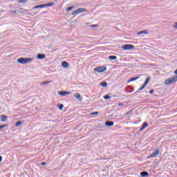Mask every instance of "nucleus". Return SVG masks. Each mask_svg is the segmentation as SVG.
Masks as SVG:
<instances>
[{"label": "nucleus", "mask_w": 177, "mask_h": 177, "mask_svg": "<svg viewBox=\"0 0 177 177\" xmlns=\"http://www.w3.org/2000/svg\"><path fill=\"white\" fill-rule=\"evenodd\" d=\"M1 122H6L8 121V116L5 115H1Z\"/></svg>", "instance_id": "nucleus-10"}, {"label": "nucleus", "mask_w": 177, "mask_h": 177, "mask_svg": "<svg viewBox=\"0 0 177 177\" xmlns=\"http://www.w3.org/2000/svg\"><path fill=\"white\" fill-rule=\"evenodd\" d=\"M62 66L64 68H68L70 67V64L66 61L62 62Z\"/></svg>", "instance_id": "nucleus-8"}, {"label": "nucleus", "mask_w": 177, "mask_h": 177, "mask_svg": "<svg viewBox=\"0 0 177 177\" xmlns=\"http://www.w3.org/2000/svg\"><path fill=\"white\" fill-rule=\"evenodd\" d=\"M10 13L14 14V15H16L17 11H11Z\"/></svg>", "instance_id": "nucleus-36"}, {"label": "nucleus", "mask_w": 177, "mask_h": 177, "mask_svg": "<svg viewBox=\"0 0 177 177\" xmlns=\"http://www.w3.org/2000/svg\"><path fill=\"white\" fill-rule=\"evenodd\" d=\"M80 15V13L78 12L77 10H75V11H73V12H72V15H73V16H75V15Z\"/></svg>", "instance_id": "nucleus-23"}, {"label": "nucleus", "mask_w": 177, "mask_h": 177, "mask_svg": "<svg viewBox=\"0 0 177 177\" xmlns=\"http://www.w3.org/2000/svg\"><path fill=\"white\" fill-rule=\"evenodd\" d=\"M27 2V0H19V3H26Z\"/></svg>", "instance_id": "nucleus-31"}, {"label": "nucleus", "mask_w": 177, "mask_h": 177, "mask_svg": "<svg viewBox=\"0 0 177 177\" xmlns=\"http://www.w3.org/2000/svg\"><path fill=\"white\" fill-rule=\"evenodd\" d=\"M21 124V121H18L16 122L15 127H20Z\"/></svg>", "instance_id": "nucleus-28"}, {"label": "nucleus", "mask_w": 177, "mask_h": 177, "mask_svg": "<svg viewBox=\"0 0 177 177\" xmlns=\"http://www.w3.org/2000/svg\"><path fill=\"white\" fill-rule=\"evenodd\" d=\"M58 95H60V96H67V95H71V92L62 91L58 92Z\"/></svg>", "instance_id": "nucleus-5"}, {"label": "nucleus", "mask_w": 177, "mask_h": 177, "mask_svg": "<svg viewBox=\"0 0 177 177\" xmlns=\"http://www.w3.org/2000/svg\"><path fill=\"white\" fill-rule=\"evenodd\" d=\"M50 81H45L41 83H40V85H48V84H50Z\"/></svg>", "instance_id": "nucleus-21"}, {"label": "nucleus", "mask_w": 177, "mask_h": 177, "mask_svg": "<svg viewBox=\"0 0 177 177\" xmlns=\"http://www.w3.org/2000/svg\"><path fill=\"white\" fill-rule=\"evenodd\" d=\"M149 93H150L151 95H153V93H154V90H153V89L150 90V91H149Z\"/></svg>", "instance_id": "nucleus-33"}, {"label": "nucleus", "mask_w": 177, "mask_h": 177, "mask_svg": "<svg viewBox=\"0 0 177 177\" xmlns=\"http://www.w3.org/2000/svg\"><path fill=\"white\" fill-rule=\"evenodd\" d=\"M74 96H75V97L76 99H77V100H78L79 102H82V97L81 96V95H80V93H75V94H74Z\"/></svg>", "instance_id": "nucleus-9"}, {"label": "nucleus", "mask_w": 177, "mask_h": 177, "mask_svg": "<svg viewBox=\"0 0 177 177\" xmlns=\"http://www.w3.org/2000/svg\"><path fill=\"white\" fill-rule=\"evenodd\" d=\"M109 60H117V56L115 55H110L109 57Z\"/></svg>", "instance_id": "nucleus-20"}, {"label": "nucleus", "mask_w": 177, "mask_h": 177, "mask_svg": "<svg viewBox=\"0 0 177 177\" xmlns=\"http://www.w3.org/2000/svg\"><path fill=\"white\" fill-rule=\"evenodd\" d=\"M42 8H45V4L36 6L33 8V9H42Z\"/></svg>", "instance_id": "nucleus-13"}, {"label": "nucleus", "mask_w": 177, "mask_h": 177, "mask_svg": "<svg viewBox=\"0 0 177 177\" xmlns=\"http://www.w3.org/2000/svg\"><path fill=\"white\" fill-rule=\"evenodd\" d=\"M140 176H142V177L149 176V172H147L146 171H142L140 173Z\"/></svg>", "instance_id": "nucleus-12"}, {"label": "nucleus", "mask_w": 177, "mask_h": 177, "mask_svg": "<svg viewBox=\"0 0 177 177\" xmlns=\"http://www.w3.org/2000/svg\"><path fill=\"white\" fill-rule=\"evenodd\" d=\"M6 127H8V124L0 125V129H3Z\"/></svg>", "instance_id": "nucleus-30"}, {"label": "nucleus", "mask_w": 177, "mask_h": 177, "mask_svg": "<svg viewBox=\"0 0 177 177\" xmlns=\"http://www.w3.org/2000/svg\"><path fill=\"white\" fill-rule=\"evenodd\" d=\"M147 127H149V123H147V122H145L142 125V129H145Z\"/></svg>", "instance_id": "nucleus-16"}, {"label": "nucleus", "mask_w": 177, "mask_h": 177, "mask_svg": "<svg viewBox=\"0 0 177 177\" xmlns=\"http://www.w3.org/2000/svg\"><path fill=\"white\" fill-rule=\"evenodd\" d=\"M37 57L39 60H44V59L46 57V55L45 54L39 53L37 54Z\"/></svg>", "instance_id": "nucleus-7"}, {"label": "nucleus", "mask_w": 177, "mask_h": 177, "mask_svg": "<svg viewBox=\"0 0 177 177\" xmlns=\"http://www.w3.org/2000/svg\"><path fill=\"white\" fill-rule=\"evenodd\" d=\"M173 28H177V22L175 23V25L173 26Z\"/></svg>", "instance_id": "nucleus-35"}, {"label": "nucleus", "mask_w": 177, "mask_h": 177, "mask_svg": "<svg viewBox=\"0 0 177 177\" xmlns=\"http://www.w3.org/2000/svg\"><path fill=\"white\" fill-rule=\"evenodd\" d=\"M158 154H160V150L156 149L155 150L151 155H150L149 156H148V158H151L152 157H156V156H158Z\"/></svg>", "instance_id": "nucleus-6"}, {"label": "nucleus", "mask_w": 177, "mask_h": 177, "mask_svg": "<svg viewBox=\"0 0 177 177\" xmlns=\"http://www.w3.org/2000/svg\"><path fill=\"white\" fill-rule=\"evenodd\" d=\"M136 80H139V76L130 78L127 82H133V81H136Z\"/></svg>", "instance_id": "nucleus-14"}, {"label": "nucleus", "mask_w": 177, "mask_h": 177, "mask_svg": "<svg viewBox=\"0 0 177 177\" xmlns=\"http://www.w3.org/2000/svg\"><path fill=\"white\" fill-rule=\"evenodd\" d=\"M146 85L144 84L142 87H140L137 92H139V91H143L145 88H146Z\"/></svg>", "instance_id": "nucleus-26"}, {"label": "nucleus", "mask_w": 177, "mask_h": 177, "mask_svg": "<svg viewBox=\"0 0 177 177\" xmlns=\"http://www.w3.org/2000/svg\"><path fill=\"white\" fill-rule=\"evenodd\" d=\"M118 106H124V103H120V104H118Z\"/></svg>", "instance_id": "nucleus-37"}, {"label": "nucleus", "mask_w": 177, "mask_h": 177, "mask_svg": "<svg viewBox=\"0 0 177 177\" xmlns=\"http://www.w3.org/2000/svg\"><path fill=\"white\" fill-rule=\"evenodd\" d=\"M78 13H84V12H86V9L85 8H78L77 9Z\"/></svg>", "instance_id": "nucleus-17"}, {"label": "nucleus", "mask_w": 177, "mask_h": 177, "mask_svg": "<svg viewBox=\"0 0 177 177\" xmlns=\"http://www.w3.org/2000/svg\"><path fill=\"white\" fill-rule=\"evenodd\" d=\"M34 15H37V13H34Z\"/></svg>", "instance_id": "nucleus-42"}, {"label": "nucleus", "mask_w": 177, "mask_h": 177, "mask_svg": "<svg viewBox=\"0 0 177 177\" xmlns=\"http://www.w3.org/2000/svg\"><path fill=\"white\" fill-rule=\"evenodd\" d=\"M100 85H101V86L106 88V86H107V82H101Z\"/></svg>", "instance_id": "nucleus-22"}, {"label": "nucleus", "mask_w": 177, "mask_h": 177, "mask_svg": "<svg viewBox=\"0 0 177 177\" xmlns=\"http://www.w3.org/2000/svg\"><path fill=\"white\" fill-rule=\"evenodd\" d=\"M74 9V6L68 7L66 8V12H70V10H73Z\"/></svg>", "instance_id": "nucleus-25"}, {"label": "nucleus", "mask_w": 177, "mask_h": 177, "mask_svg": "<svg viewBox=\"0 0 177 177\" xmlns=\"http://www.w3.org/2000/svg\"><path fill=\"white\" fill-rule=\"evenodd\" d=\"M147 33H148L147 30H144L138 32L137 33V35H140L141 34H147Z\"/></svg>", "instance_id": "nucleus-19"}, {"label": "nucleus", "mask_w": 177, "mask_h": 177, "mask_svg": "<svg viewBox=\"0 0 177 177\" xmlns=\"http://www.w3.org/2000/svg\"><path fill=\"white\" fill-rule=\"evenodd\" d=\"M111 97L109 95H106L104 96V99H105V100H109Z\"/></svg>", "instance_id": "nucleus-27"}, {"label": "nucleus", "mask_w": 177, "mask_h": 177, "mask_svg": "<svg viewBox=\"0 0 177 177\" xmlns=\"http://www.w3.org/2000/svg\"><path fill=\"white\" fill-rule=\"evenodd\" d=\"M174 74L177 75V69L174 71Z\"/></svg>", "instance_id": "nucleus-39"}, {"label": "nucleus", "mask_w": 177, "mask_h": 177, "mask_svg": "<svg viewBox=\"0 0 177 177\" xmlns=\"http://www.w3.org/2000/svg\"><path fill=\"white\" fill-rule=\"evenodd\" d=\"M91 27L92 28H96V27H99V25H97V24L91 25Z\"/></svg>", "instance_id": "nucleus-32"}, {"label": "nucleus", "mask_w": 177, "mask_h": 177, "mask_svg": "<svg viewBox=\"0 0 177 177\" xmlns=\"http://www.w3.org/2000/svg\"><path fill=\"white\" fill-rule=\"evenodd\" d=\"M150 80H151V77H150V76L147 77V79L145 80L144 84L147 86V84H149V82H150Z\"/></svg>", "instance_id": "nucleus-15"}, {"label": "nucleus", "mask_w": 177, "mask_h": 177, "mask_svg": "<svg viewBox=\"0 0 177 177\" xmlns=\"http://www.w3.org/2000/svg\"><path fill=\"white\" fill-rule=\"evenodd\" d=\"M177 81V76H174L170 78L167 79L165 81V85H171V84H174V82H176Z\"/></svg>", "instance_id": "nucleus-2"}, {"label": "nucleus", "mask_w": 177, "mask_h": 177, "mask_svg": "<svg viewBox=\"0 0 177 177\" xmlns=\"http://www.w3.org/2000/svg\"><path fill=\"white\" fill-rule=\"evenodd\" d=\"M123 50H131V49H135V46L132 44H125L122 46Z\"/></svg>", "instance_id": "nucleus-3"}, {"label": "nucleus", "mask_w": 177, "mask_h": 177, "mask_svg": "<svg viewBox=\"0 0 177 177\" xmlns=\"http://www.w3.org/2000/svg\"><path fill=\"white\" fill-rule=\"evenodd\" d=\"M41 164V165H46V162H43Z\"/></svg>", "instance_id": "nucleus-38"}, {"label": "nucleus", "mask_w": 177, "mask_h": 177, "mask_svg": "<svg viewBox=\"0 0 177 177\" xmlns=\"http://www.w3.org/2000/svg\"><path fill=\"white\" fill-rule=\"evenodd\" d=\"M97 114H99V112L98 111H95V112H92L91 113V115H97Z\"/></svg>", "instance_id": "nucleus-29"}, {"label": "nucleus", "mask_w": 177, "mask_h": 177, "mask_svg": "<svg viewBox=\"0 0 177 177\" xmlns=\"http://www.w3.org/2000/svg\"><path fill=\"white\" fill-rule=\"evenodd\" d=\"M131 113H132V111H127L126 115H128L129 114H131Z\"/></svg>", "instance_id": "nucleus-34"}, {"label": "nucleus", "mask_w": 177, "mask_h": 177, "mask_svg": "<svg viewBox=\"0 0 177 177\" xmlns=\"http://www.w3.org/2000/svg\"><path fill=\"white\" fill-rule=\"evenodd\" d=\"M63 107H64V105H63V104H58V108L59 110H63Z\"/></svg>", "instance_id": "nucleus-24"}, {"label": "nucleus", "mask_w": 177, "mask_h": 177, "mask_svg": "<svg viewBox=\"0 0 177 177\" xmlns=\"http://www.w3.org/2000/svg\"><path fill=\"white\" fill-rule=\"evenodd\" d=\"M45 8H48L49 6H55V3H48L44 4Z\"/></svg>", "instance_id": "nucleus-18"}, {"label": "nucleus", "mask_w": 177, "mask_h": 177, "mask_svg": "<svg viewBox=\"0 0 177 177\" xmlns=\"http://www.w3.org/2000/svg\"><path fill=\"white\" fill-rule=\"evenodd\" d=\"M143 129H142V127H141V129H140V132H142V131H143Z\"/></svg>", "instance_id": "nucleus-41"}, {"label": "nucleus", "mask_w": 177, "mask_h": 177, "mask_svg": "<svg viewBox=\"0 0 177 177\" xmlns=\"http://www.w3.org/2000/svg\"><path fill=\"white\" fill-rule=\"evenodd\" d=\"M32 59V58L21 57L17 59V62L19 63V64H27V63H31Z\"/></svg>", "instance_id": "nucleus-1"}, {"label": "nucleus", "mask_w": 177, "mask_h": 177, "mask_svg": "<svg viewBox=\"0 0 177 177\" xmlns=\"http://www.w3.org/2000/svg\"><path fill=\"white\" fill-rule=\"evenodd\" d=\"M105 125L106 127H113L114 125V122L108 120L105 122Z\"/></svg>", "instance_id": "nucleus-11"}, {"label": "nucleus", "mask_w": 177, "mask_h": 177, "mask_svg": "<svg viewBox=\"0 0 177 177\" xmlns=\"http://www.w3.org/2000/svg\"><path fill=\"white\" fill-rule=\"evenodd\" d=\"M1 161H2V156H0V162H1Z\"/></svg>", "instance_id": "nucleus-40"}, {"label": "nucleus", "mask_w": 177, "mask_h": 177, "mask_svg": "<svg viewBox=\"0 0 177 177\" xmlns=\"http://www.w3.org/2000/svg\"><path fill=\"white\" fill-rule=\"evenodd\" d=\"M107 70V68L106 66H102V67H96L94 69V71H97V73H104Z\"/></svg>", "instance_id": "nucleus-4"}]
</instances>
